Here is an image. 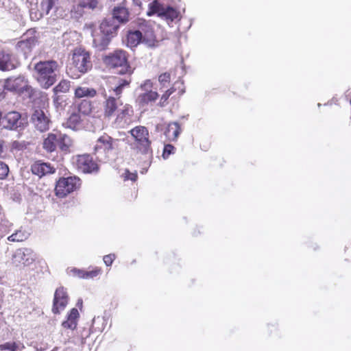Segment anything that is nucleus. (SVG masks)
I'll use <instances>...</instances> for the list:
<instances>
[{
	"mask_svg": "<svg viewBox=\"0 0 351 351\" xmlns=\"http://www.w3.org/2000/svg\"><path fill=\"white\" fill-rule=\"evenodd\" d=\"M141 29V31L142 32L141 43L145 44L148 47H155L156 46L157 40L156 39V36L152 28L145 25H142Z\"/></svg>",
	"mask_w": 351,
	"mask_h": 351,
	"instance_id": "obj_20",
	"label": "nucleus"
},
{
	"mask_svg": "<svg viewBox=\"0 0 351 351\" xmlns=\"http://www.w3.org/2000/svg\"><path fill=\"white\" fill-rule=\"evenodd\" d=\"M25 346L21 341H8L0 344V350L1 351H22Z\"/></svg>",
	"mask_w": 351,
	"mask_h": 351,
	"instance_id": "obj_28",
	"label": "nucleus"
},
{
	"mask_svg": "<svg viewBox=\"0 0 351 351\" xmlns=\"http://www.w3.org/2000/svg\"><path fill=\"white\" fill-rule=\"evenodd\" d=\"M158 97V94L155 91H147L138 95L137 102L141 107L154 102Z\"/></svg>",
	"mask_w": 351,
	"mask_h": 351,
	"instance_id": "obj_22",
	"label": "nucleus"
},
{
	"mask_svg": "<svg viewBox=\"0 0 351 351\" xmlns=\"http://www.w3.org/2000/svg\"><path fill=\"white\" fill-rule=\"evenodd\" d=\"M142 32L141 30L130 31L127 36V45L130 48L136 47L141 43Z\"/></svg>",
	"mask_w": 351,
	"mask_h": 351,
	"instance_id": "obj_27",
	"label": "nucleus"
},
{
	"mask_svg": "<svg viewBox=\"0 0 351 351\" xmlns=\"http://www.w3.org/2000/svg\"><path fill=\"white\" fill-rule=\"evenodd\" d=\"M32 171L40 178L49 173H53L55 169L49 163L36 162L32 165Z\"/></svg>",
	"mask_w": 351,
	"mask_h": 351,
	"instance_id": "obj_21",
	"label": "nucleus"
},
{
	"mask_svg": "<svg viewBox=\"0 0 351 351\" xmlns=\"http://www.w3.org/2000/svg\"><path fill=\"white\" fill-rule=\"evenodd\" d=\"M36 43L37 40L34 37L23 38L16 44L15 48L16 52L21 53L26 59L31 55Z\"/></svg>",
	"mask_w": 351,
	"mask_h": 351,
	"instance_id": "obj_16",
	"label": "nucleus"
},
{
	"mask_svg": "<svg viewBox=\"0 0 351 351\" xmlns=\"http://www.w3.org/2000/svg\"><path fill=\"white\" fill-rule=\"evenodd\" d=\"M31 121L34 128L40 132H45L49 129L51 120L40 109L34 110L31 117Z\"/></svg>",
	"mask_w": 351,
	"mask_h": 351,
	"instance_id": "obj_14",
	"label": "nucleus"
},
{
	"mask_svg": "<svg viewBox=\"0 0 351 351\" xmlns=\"http://www.w3.org/2000/svg\"><path fill=\"white\" fill-rule=\"evenodd\" d=\"M26 123V119L22 118L21 114L16 111L8 112L3 117L1 121L3 128L13 130H17L18 128H23Z\"/></svg>",
	"mask_w": 351,
	"mask_h": 351,
	"instance_id": "obj_10",
	"label": "nucleus"
},
{
	"mask_svg": "<svg viewBox=\"0 0 351 351\" xmlns=\"http://www.w3.org/2000/svg\"><path fill=\"white\" fill-rule=\"evenodd\" d=\"M124 180H131L134 182L137 179V173L136 172L132 173L129 170L125 169V172L121 175Z\"/></svg>",
	"mask_w": 351,
	"mask_h": 351,
	"instance_id": "obj_38",
	"label": "nucleus"
},
{
	"mask_svg": "<svg viewBox=\"0 0 351 351\" xmlns=\"http://www.w3.org/2000/svg\"><path fill=\"white\" fill-rule=\"evenodd\" d=\"M130 75H128V76L124 79L119 78L117 80V84L116 86L114 88H112L113 92L114 93L117 97H119L120 95L122 93L123 88L130 85L131 82V78Z\"/></svg>",
	"mask_w": 351,
	"mask_h": 351,
	"instance_id": "obj_30",
	"label": "nucleus"
},
{
	"mask_svg": "<svg viewBox=\"0 0 351 351\" xmlns=\"http://www.w3.org/2000/svg\"><path fill=\"white\" fill-rule=\"evenodd\" d=\"M81 122L80 117L77 113H73L67 119L65 125L66 128L72 130H76Z\"/></svg>",
	"mask_w": 351,
	"mask_h": 351,
	"instance_id": "obj_32",
	"label": "nucleus"
},
{
	"mask_svg": "<svg viewBox=\"0 0 351 351\" xmlns=\"http://www.w3.org/2000/svg\"><path fill=\"white\" fill-rule=\"evenodd\" d=\"M134 141L130 143V148L136 156H144L145 158L152 157L151 141L149 139V131L147 128L141 125L136 126L129 131Z\"/></svg>",
	"mask_w": 351,
	"mask_h": 351,
	"instance_id": "obj_2",
	"label": "nucleus"
},
{
	"mask_svg": "<svg viewBox=\"0 0 351 351\" xmlns=\"http://www.w3.org/2000/svg\"><path fill=\"white\" fill-rule=\"evenodd\" d=\"M175 147L170 145V144H168V145H166L164 147V150H163V154H162V156L164 158H167L169 157V156L173 153V151L174 150Z\"/></svg>",
	"mask_w": 351,
	"mask_h": 351,
	"instance_id": "obj_44",
	"label": "nucleus"
},
{
	"mask_svg": "<svg viewBox=\"0 0 351 351\" xmlns=\"http://www.w3.org/2000/svg\"><path fill=\"white\" fill-rule=\"evenodd\" d=\"M119 23H125L129 19V12L124 6H116L113 9V16Z\"/></svg>",
	"mask_w": 351,
	"mask_h": 351,
	"instance_id": "obj_25",
	"label": "nucleus"
},
{
	"mask_svg": "<svg viewBox=\"0 0 351 351\" xmlns=\"http://www.w3.org/2000/svg\"><path fill=\"white\" fill-rule=\"evenodd\" d=\"M84 10H94L97 8L98 2L97 0H82Z\"/></svg>",
	"mask_w": 351,
	"mask_h": 351,
	"instance_id": "obj_37",
	"label": "nucleus"
},
{
	"mask_svg": "<svg viewBox=\"0 0 351 351\" xmlns=\"http://www.w3.org/2000/svg\"><path fill=\"white\" fill-rule=\"evenodd\" d=\"M5 97L4 91L0 90V101Z\"/></svg>",
	"mask_w": 351,
	"mask_h": 351,
	"instance_id": "obj_50",
	"label": "nucleus"
},
{
	"mask_svg": "<svg viewBox=\"0 0 351 351\" xmlns=\"http://www.w3.org/2000/svg\"><path fill=\"white\" fill-rule=\"evenodd\" d=\"M71 271L73 273V276H77L80 278H84L85 279V274H86V271L84 270H81V269H72L71 270Z\"/></svg>",
	"mask_w": 351,
	"mask_h": 351,
	"instance_id": "obj_46",
	"label": "nucleus"
},
{
	"mask_svg": "<svg viewBox=\"0 0 351 351\" xmlns=\"http://www.w3.org/2000/svg\"><path fill=\"white\" fill-rule=\"evenodd\" d=\"M121 138H112L108 134H104L101 136L94 147V154L97 156V159L102 160L105 158L102 157L103 154H108L112 150L117 149L120 145Z\"/></svg>",
	"mask_w": 351,
	"mask_h": 351,
	"instance_id": "obj_4",
	"label": "nucleus"
},
{
	"mask_svg": "<svg viewBox=\"0 0 351 351\" xmlns=\"http://www.w3.org/2000/svg\"><path fill=\"white\" fill-rule=\"evenodd\" d=\"M72 61L74 68L80 74L87 73L93 67L90 53L82 48H77L73 51Z\"/></svg>",
	"mask_w": 351,
	"mask_h": 351,
	"instance_id": "obj_6",
	"label": "nucleus"
},
{
	"mask_svg": "<svg viewBox=\"0 0 351 351\" xmlns=\"http://www.w3.org/2000/svg\"><path fill=\"white\" fill-rule=\"evenodd\" d=\"M80 185V180L74 177L61 178L57 182L55 191L59 197H64L75 191Z\"/></svg>",
	"mask_w": 351,
	"mask_h": 351,
	"instance_id": "obj_8",
	"label": "nucleus"
},
{
	"mask_svg": "<svg viewBox=\"0 0 351 351\" xmlns=\"http://www.w3.org/2000/svg\"><path fill=\"white\" fill-rule=\"evenodd\" d=\"M119 27V24L116 19L110 16L103 20L99 25V31L112 38L117 35Z\"/></svg>",
	"mask_w": 351,
	"mask_h": 351,
	"instance_id": "obj_17",
	"label": "nucleus"
},
{
	"mask_svg": "<svg viewBox=\"0 0 351 351\" xmlns=\"http://www.w3.org/2000/svg\"><path fill=\"white\" fill-rule=\"evenodd\" d=\"M93 45L97 51H104L107 49L112 38L102 33L101 31H95L93 33Z\"/></svg>",
	"mask_w": 351,
	"mask_h": 351,
	"instance_id": "obj_19",
	"label": "nucleus"
},
{
	"mask_svg": "<svg viewBox=\"0 0 351 351\" xmlns=\"http://www.w3.org/2000/svg\"><path fill=\"white\" fill-rule=\"evenodd\" d=\"M18 66V62L12 52L5 48H0V71H10Z\"/></svg>",
	"mask_w": 351,
	"mask_h": 351,
	"instance_id": "obj_13",
	"label": "nucleus"
},
{
	"mask_svg": "<svg viewBox=\"0 0 351 351\" xmlns=\"http://www.w3.org/2000/svg\"><path fill=\"white\" fill-rule=\"evenodd\" d=\"M104 62L111 68H120L119 73L124 75H131L133 69L128 63L126 52L123 50H117L104 58Z\"/></svg>",
	"mask_w": 351,
	"mask_h": 351,
	"instance_id": "obj_3",
	"label": "nucleus"
},
{
	"mask_svg": "<svg viewBox=\"0 0 351 351\" xmlns=\"http://www.w3.org/2000/svg\"><path fill=\"white\" fill-rule=\"evenodd\" d=\"M175 88H171L162 95L160 101V106H164V103L169 99V96L175 92Z\"/></svg>",
	"mask_w": 351,
	"mask_h": 351,
	"instance_id": "obj_40",
	"label": "nucleus"
},
{
	"mask_svg": "<svg viewBox=\"0 0 351 351\" xmlns=\"http://www.w3.org/2000/svg\"><path fill=\"white\" fill-rule=\"evenodd\" d=\"M119 104H121L119 100V97H118V98H115L112 96H109L106 98V101L103 104L104 117L108 119L113 117L115 112L117 110Z\"/></svg>",
	"mask_w": 351,
	"mask_h": 351,
	"instance_id": "obj_18",
	"label": "nucleus"
},
{
	"mask_svg": "<svg viewBox=\"0 0 351 351\" xmlns=\"http://www.w3.org/2000/svg\"><path fill=\"white\" fill-rule=\"evenodd\" d=\"M3 87L8 91L25 93L29 97L33 92L32 86L29 85L28 80L23 75L7 78L4 80Z\"/></svg>",
	"mask_w": 351,
	"mask_h": 351,
	"instance_id": "obj_5",
	"label": "nucleus"
},
{
	"mask_svg": "<svg viewBox=\"0 0 351 351\" xmlns=\"http://www.w3.org/2000/svg\"><path fill=\"white\" fill-rule=\"evenodd\" d=\"M69 300V298L65 288L60 287L56 289L53 297L52 312L59 314L66 308Z\"/></svg>",
	"mask_w": 351,
	"mask_h": 351,
	"instance_id": "obj_12",
	"label": "nucleus"
},
{
	"mask_svg": "<svg viewBox=\"0 0 351 351\" xmlns=\"http://www.w3.org/2000/svg\"><path fill=\"white\" fill-rule=\"evenodd\" d=\"M93 106L90 101L88 99H83L78 104V110L80 113L84 115H88L92 112Z\"/></svg>",
	"mask_w": 351,
	"mask_h": 351,
	"instance_id": "obj_33",
	"label": "nucleus"
},
{
	"mask_svg": "<svg viewBox=\"0 0 351 351\" xmlns=\"http://www.w3.org/2000/svg\"><path fill=\"white\" fill-rule=\"evenodd\" d=\"M58 132L49 133L46 138L44 139L43 147L48 152H53L58 147Z\"/></svg>",
	"mask_w": 351,
	"mask_h": 351,
	"instance_id": "obj_23",
	"label": "nucleus"
},
{
	"mask_svg": "<svg viewBox=\"0 0 351 351\" xmlns=\"http://www.w3.org/2000/svg\"><path fill=\"white\" fill-rule=\"evenodd\" d=\"M122 136H125V134L119 133V136L121 137Z\"/></svg>",
	"mask_w": 351,
	"mask_h": 351,
	"instance_id": "obj_53",
	"label": "nucleus"
},
{
	"mask_svg": "<svg viewBox=\"0 0 351 351\" xmlns=\"http://www.w3.org/2000/svg\"><path fill=\"white\" fill-rule=\"evenodd\" d=\"M58 0H43L41 2V9L46 14L54 8H56Z\"/></svg>",
	"mask_w": 351,
	"mask_h": 351,
	"instance_id": "obj_35",
	"label": "nucleus"
},
{
	"mask_svg": "<svg viewBox=\"0 0 351 351\" xmlns=\"http://www.w3.org/2000/svg\"><path fill=\"white\" fill-rule=\"evenodd\" d=\"M3 141L0 139V154L3 152Z\"/></svg>",
	"mask_w": 351,
	"mask_h": 351,
	"instance_id": "obj_49",
	"label": "nucleus"
},
{
	"mask_svg": "<svg viewBox=\"0 0 351 351\" xmlns=\"http://www.w3.org/2000/svg\"><path fill=\"white\" fill-rule=\"evenodd\" d=\"M74 95L77 99L93 98L97 95V90L88 86H78L75 89Z\"/></svg>",
	"mask_w": 351,
	"mask_h": 351,
	"instance_id": "obj_24",
	"label": "nucleus"
},
{
	"mask_svg": "<svg viewBox=\"0 0 351 351\" xmlns=\"http://www.w3.org/2000/svg\"><path fill=\"white\" fill-rule=\"evenodd\" d=\"M134 114L132 107L129 104L123 106L117 115L114 124L117 128H124L132 121V117Z\"/></svg>",
	"mask_w": 351,
	"mask_h": 351,
	"instance_id": "obj_15",
	"label": "nucleus"
},
{
	"mask_svg": "<svg viewBox=\"0 0 351 351\" xmlns=\"http://www.w3.org/2000/svg\"><path fill=\"white\" fill-rule=\"evenodd\" d=\"M170 80V74L169 73H164L159 75L158 81L162 86H165Z\"/></svg>",
	"mask_w": 351,
	"mask_h": 351,
	"instance_id": "obj_43",
	"label": "nucleus"
},
{
	"mask_svg": "<svg viewBox=\"0 0 351 351\" xmlns=\"http://www.w3.org/2000/svg\"><path fill=\"white\" fill-rule=\"evenodd\" d=\"M29 234L27 232L19 230L9 236L7 239L10 242H21L26 240Z\"/></svg>",
	"mask_w": 351,
	"mask_h": 351,
	"instance_id": "obj_31",
	"label": "nucleus"
},
{
	"mask_svg": "<svg viewBox=\"0 0 351 351\" xmlns=\"http://www.w3.org/2000/svg\"><path fill=\"white\" fill-rule=\"evenodd\" d=\"M79 317V313L77 308H73L69 313L67 318L73 321H77Z\"/></svg>",
	"mask_w": 351,
	"mask_h": 351,
	"instance_id": "obj_45",
	"label": "nucleus"
},
{
	"mask_svg": "<svg viewBox=\"0 0 351 351\" xmlns=\"http://www.w3.org/2000/svg\"><path fill=\"white\" fill-rule=\"evenodd\" d=\"M114 258V254L106 255L104 257V262L107 266H110L112 265Z\"/></svg>",
	"mask_w": 351,
	"mask_h": 351,
	"instance_id": "obj_47",
	"label": "nucleus"
},
{
	"mask_svg": "<svg viewBox=\"0 0 351 351\" xmlns=\"http://www.w3.org/2000/svg\"><path fill=\"white\" fill-rule=\"evenodd\" d=\"M181 129L179 123L178 122H173L168 125L167 130L165 132L167 135H170L172 133V135L174 138H177L180 133Z\"/></svg>",
	"mask_w": 351,
	"mask_h": 351,
	"instance_id": "obj_34",
	"label": "nucleus"
},
{
	"mask_svg": "<svg viewBox=\"0 0 351 351\" xmlns=\"http://www.w3.org/2000/svg\"><path fill=\"white\" fill-rule=\"evenodd\" d=\"M58 146L62 151L68 152L72 145L71 138L68 135L60 132H58Z\"/></svg>",
	"mask_w": 351,
	"mask_h": 351,
	"instance_id": "obj_29",
	"label": "nucleus"
},
{
	"mask_svg": "<svg viewBox=\"0 0 351 351\" xmlns=\"http://www.w3.org/2000/svg\"><path fill=\"white\" fill-rule=\"evenodd\" d=\"M9 173L8 166L2 161H0V179H5Z\"/></svg>",
	"mask_w": 351,
	"mask_h": 351,
	"instance_id": "obj_39",
	"label": "nucleus"
},
{
	"mask_svg": "<svg viewBox=\"0 0 351 351\" xmlns=\"http://www.w3.org/2000/svg\"><path fill=\"white\" fill-rule=\"evenodd\" d=\"M71 3L70 6V12L72 17L78 19L81 17L84 12V8L82 5V0H69Z\"/></svg>",
	"mask_w": 351,
	"mask_h": 351,
	"instance_id": "obj_26",
	"label": "nucleus"
},
{
	"mask_svg": "<svg viewBox=\"0 0 351 351\" xmlns=\"http://www.w3.org/2000/svg\"><path fill=\"white\" fill-rule=\"evenodd\" d=\"M147 14L149 16L157 14L167 21L172 22L174 19L178 18L179 12L171 6H166L161 4L158 1H154L149 4Z\"/></svg>",
	"mask_w": 351,
	"mask_h": 351,
	"instance_id": "obj_7",
	"label": "nucleus"
},
{
	"mask_svg": "<svg viewBox=\"0 0 351 351\" xmlns=\"http://www.w3.org/2000/svg\"><path fill=\"white\" fill-rule=\"evenodd\" d=\"M152 86V83L149 80L145 81L143 84L141 85V88L142 90H147L149 88H151Z\"/></svg>",
	"mask_w": 351,
	"mask_h": 351,
	"instance_id": "obj_48",
	"label": "nucleus"
},
{
	"mask_svg": "<svg viewBox=\"0 0 351 351\" xmlns=\"http://www.w3.org/2000/svg\"><path fill=\"white\" fill-rule=\"evenodd\" d=\"M70 88V82L66 80H61L59 84L53 88V92L57 94L58 93H66Z\"/></svg>",
	"mask_w": 351,
	"mask_h": 351,
	"instance_id": "obj_36",
	"label": "nucleus"
},
{
	"mask_svg": "<svg viewBox=\"0 0 351 351\" xmlns=\"http://www.w3.org/2000/svg\"><path fill=\"white\" fill-rule=\"evenodd\" d=\"M60 66L53 60L39 61L34 65V76L40 86L45 89L58 80Z\"/></svg>",
	"mask_w": 351,
	"mask_h": 351,
	"instance_id": "obj_1",
	"label": "nucleus"
},
{
	"mask_svg": "<svg viewBox=\"0 0 351 351\" xmlns=\"http://www.w3.org/2000/svg\"><path fill=\"white\" fill-rule=\"evenodd\" d=\"M101 274V269L99 268H95L93 270L87 271H86L85 279L93 278Z\"/></svg>",
	"mask_w": 351,
	"mask_h": 351,
	"instance_id": "obj_41",
	"label": "nucleus"
},
{
	"mask_svg": "<svg viewBox=\"0 0 351 351\" xmlns=\"http://www.w3.org/2000/svg\"><path fill=\"white\" fill-rule=\"evenodd\" d=\"M2 116H1V113L0 112V124L1 125V121H2Z\"/></svg>",
	"mask_w": 351,
	"mask_h": 351,
	"instance_id": "obj_52",
	"label": "nucleus"
},
{
	"mask_svg": "<svg viewBox=\"0 0 351 351\" xmlns=\"http://www.w3.org/2000/svg\"><path fill=\"white\" fill-rule=\"evenodd\" d=\"M62 325L65 328L74 330L77 326V321H73L67 318L66 321L62 322Z\"/></svg>",
	"mask_w": 351,
	"mask_h": 351,
	"instance_id": "obj_42",
	"label": "nucleus"
},
{
	"mask_svg": "<svg viewBox=\"0 0 351 351\" xmlns=\"http://www.w3.org/2000/svg\"><path fill=\"white\" fill-rule=\"evenodd\" d=\"M37 258L36 254L30 248H19L12 256V263L15 266L23 265L29 266L32 265Z\"/></svg>",
	"mask_w": 351,
	"mask_h": 351,
	"instance_id": "obj_9",
	"label": "nucleus"
},
{
	"mask_svg": "<svg viewBox=\"0 0 351 351\" xmlns=\"http://www.w3.org/2000/svg\"><path fill=\"white\" fill-rule=\"evenodd\" d=\"M75 166L79 171L84 173L97 172L99 169L98 165L89 154L77 156Z\"/></svg>",
	"mask_w": 351,
	"mask_h": 351,
	"instance_id": "obj_11",
	"label": "nucleus"
},
{
	"mask_svg": "<svg viewBox=\"0 0 351 351\" xmlns=\"http://www.w3.org/2000/svg\"><path fill=\"white\" fill-rule=\"evenodd\" d=\"M19 145V142H17V141H14V142L13 143V147H14V148L18 147V145Z\"/></svg>",
	"mask_w": 351,
	"mask_h": 351,
	"instance_id": "obj_51",
	"label": "nucleus"
}]
</instances>
